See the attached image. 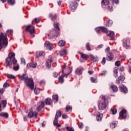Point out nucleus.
<instances>
[{
    "mask_svg": "<svg viewBox=\"0 0 131 131\" xmlns=\"http://www.w3.org/2000/svg\"><path fill=\"white\" fill-rule=\"evenodd\" d=\"M101 32H104V33L108 32V30L104 27H101Z\"/></svg>",
    "mask_w": 131,
    "mask_h": 131,
    "instance_id": "33",
    "label": "nucleus"
},
{
    "mask_svg": "<svg viewBox=\"0 0 131 131\" xmlns=\"http://www.w3.org/2000/svg\"><path fill=\"white\" fill-rule=\"evenodd\" d=\"M101 5L108 6V5H109V0H102L101 2Z\"/></svg>",
    "mask_w": 131,
    "mask_h": 131,
    "instance_id": "28",
    "label": "nucleus"
},
{
    "mask_svg": "<svg viewBox=\"0 0 131 131\" xmlns=\"http://www.w3.org/2000/svg\"><path fill=\"white\" fill-rule=\"evenodd\" d=\"M54 125H56V126H61L60 125H59V123H58V118H55V119L53 121Z\"/></svg>",
    "mask_w": 131,
    "mask_h": 131,
    "instance_id": "27",
    "label": "nucleus"
},
{
    "mask_svg": "<svg viewBox=\"0 0 131 131\" xmlns=\"http://www.w3.org/2000/svg\"><path fill=\"white\" fill-rule=\"evenodd\" d=\"M95 31H96V32H97V33H100V32H101V27L96 28Z\"/></svg>",
    "mask_w": 131,
    "mask_h": 131,
    "instance_id": "47",
    "label": "nucleus"
},
{
    "mask_svg": "<svg viewBox=\"0 0 131 131\" xmlns=\"http://www.w3.org/2000/svg\"><path fill=\"white\" fill-rule=\"evenodd\" d=\"M62 118L63 119H66V118H68V116H67V115H62Z\"/></svg>",
    "mask_w": 131,
    "mask_h": 131,
    "instance_id": "56",
    "label": "nucleus"
},
{
    "mask_svg": "<svg viewBox=\"0 0 131 131\" xmlns=\"http://www.w3.org/2000/svg\"><path fill=\"white\" fill-rule=\"evenodd\" d=\"M35 23H39V19L35 18L34 19Z\"/></svg>",
    "mask_w": 131,
    "mask_h": 131,
    "instance_id": "58",
    "label": "nucleus"
},
{
    "mask_svg": "<svg viewBox=\"0 0 131 131\" xmlns=\"http://www.w3.org/2000/svg\"><path fill=\"white\" fill-rule=\"evenodd\" d=\"M54 26L57 30H60V28H59V23L57 22H54Z\"/></svg>",
    "mask_w": 131,
    "mask_h": 131,
    "instance_id": "34",
    "label": "nucleus"
},
{
    "mask_svg": "<svg viewBox=\"0 0 131 131\" xmlns=\"http://www.w3.org/2000/svg\"><path fill=\"white\" fill-rule=\"evenodd\" d=\"M9 86H10V84H9V83L5 82L4 84H3V88L4 89H6V88H9Z\"/></svg>",
    "mask_w": 131,
    "mask_h": 131,
    "instance_id": "48",
    "label": "nucleus"
},
{
    "mask_svg": "<svg viewBox=\"0 0 131 131\" xmlns=\"http://www.w3.org/2000/svg\"><path fill=\"white\" fill-rule=\"evenodd\" d=\"M105 63H106V58L103 57L101 61V63L103 64V65H104Z\"/></svg>",
    "mask_w": 131,
    "mask_h": 131,
    "instance_id": "52",
    "label": "nucleus"
},
{
    "mask_svg": "<svg viewBox=\"0 0 131 131\" xmlns=\"http://www.w3.org/2000/svg\"><path fill=\"white\" fill-rule=\"evenodd\" d=\"M90 58H91V60L93 62H98L99 60L98 57H95L93 55H90Z\"/></svg>",
    "mask_w": 131,
    "mask_h": 131,
    "instance_id": "21",
    "label": "nucleus"
},
{
    "mask_svg": "<svg viewBox=\"0 0 131 131\" xmlns=\"http://www.w3.org/2000/svg\"><path fill=\"white\" fill-rule=\"evenodd\" d=\"M123 46L124 48H125V49H127V50H129L130 49L129 46L127 45L126 43V40H124L123 42Z\"/></svg>",
    "mask_w": 131,
    "mask_h": 131,
    "instance_id": "25",
    "label": "nucleus"
},
{
    "mask_svg": "<svg viewBox=\"0 0 131 131\" xmlns=\"http://www.w3.org/2000/svg\"><path fill=\"white\" fill-rule=\"evenodd\" d=\"M53 75L54 77H58V74L56 72L53 73Z\"/></svg>",
    "mask_w": 131,
    "mask_h": 131,
    "instance_id": "57",
    "label": "nucleus"
},
{
    "mask_svg": "<svg viewBox=\"0 0 131 131\" xmlns=\"http://www.w3.org/2000/svg\"><path fill=\"white\" fill-rule=\"evenodd\" d=\"M41 56H45V52L43 51H40L38 53L37 56H36V59H38L39 57Z\"/></svg>",
    "mask_w": 131,
    "mask_h": 131,
    "instance_id": "23",
    "label": "nucleus"
},
{
    "mask_svg": "<svg viewBox=\"0 0 131 131\" xmlns=\"http://www.w3.org/2000/svg\"><path fill=\"white\" fill-rule=\"evenodd\" d=\"M111 112L112 114H113V115H115V114H116L117 113V110H116L114 107H112L111 109Z\"/></svg>",
    "mask_w": 131,
    "mask_h": 131,
    "instance_id": "26",
    "label": "nucleus"
},
{
    "mask_svg": "<svg viewBox=\"0 0 131 131\" xmlns=\"http://www.w3.org/2000/svg\"><path fill=\"white\" fill-rule=\"evenodd\" d=\"M91 80L92 82H96V79L94 77H91Z\"/></svg>",
    "mask_w": 131,
    "mask_h": 131,
    "instance_id": "59",
    "label": "nucleus"
},
{
    "mask_svg": "<svg viewBox=\"0 0 131 131\" xmlns=\"http://www.w3.org/2000/svg\"><path fill=\"white\" fill-rule=\"evenodd\" d=\"M108 10L110 12H112V11H113V7L108 6Z\"/></svg>",
    "mask_w": 131,
    "mask_h": 131,
    "instance_id": "60",
    "label": "nucleus"
},
{
    "mask_svg": "<svg viewBox=\"0 0 131 131\" xmlns=\"http://www.w3.org/2000/svg\"><path fill=\"white\" fill-rule=\"evenodd\" d=\"M104 47V45L103 44H101L100 45H99L97 48L98 49H102Z\"/></svg>",
    "mask_w": 131,
    "mask_h": 131,
    "instance_id": "62",
    "label": "nucleus"
},
{
    "mask_svg": "<svg viewBox=\"0 0 131 131\" xmlns=\"http://www.w3.org/2000/svg\"><path fill=\"white\" fill-rule=\"evenodd\" d=\"M36 65H37L36 62H32L28 63L27 67L28 68H36Z\"/></svg>",
    "mask_w": 131,
    "mask_h": 131,
    "instance_id": "13",
    "label": "nucleus"
},
{
    "mask_svg": "<svg viewBox=\"0 0 131 131\" xmlns=\"http://www.w3.org/2000/svg\"><path fill=\"white\" fill-rule=\"evenodd\" d=\"M26 31L29 32L31 34V37H34V27L33 26L29 25L26 28Z\"/></svg>",
    "mask_w": 131,
    "mask_h": 131,
    "instance_id": "7",
    "label": "nucleus"
},
{
    "mask_svg": "<svg viewBox=\"0 0 131 131\" xmlns=\"http://www.w3.org/2000/svg\"><path fill=\"white\" fill-rule=\"evenodd\" d=\"M85 47L87 51H92V49H91V46H90V42H87L85 45Z\"/></svg>",
    "mask_w": 131,
    "mask_h": 131,
    "instance_id": "37",
    "label": "nucleus"
},
{
    "mask_svg": "<svg viewBox=\"0 0 131 131\" xmlns=\"http://www.w3.org/2000/svg\"><path fill=\"white\" fill-rule=\"evenodd\" d=\"M106 34L107 36L111 37V40H113L114 39V32L108 31L107 32Z\"/></svg>",
    "mask_w": 131,
    "mask_h": 131,
    "instance_id": "14",
    "label": "nucleus"
},
{
    "mask_svg": "<svg viewBox=\"0 0 131 131\" xmlns=\"http://www.w3.org/2000/svg\"><path fill=\"white\" fill-rule=\"evenodd\" d=\"M111 88L112 89L113 92H117L118 91V88L115 85H112Z\"/></svg>",
    "mask_w": 131,
    "mask_h": 131,
    "instance_id": "31",
    "label": "nucleus"
},
{
    "mask_svg": "<svg viewBox=\"0 0 131 131\" xmlns=\"http://www.w3.org/2000/svg\"><path fill=\"white\" fill-rule=\"evenodd\" d=\"M45 47H48L49 50L51 51V50H53L54 49V46L52 45V44H50V42L49 41H47L45 43Z\"/></svg>",
    "mask_w": 131,
    "mask_h": 131,
    "instance_id": "15",
    "label": "nucleus"
},
{
    "mask_svg": "<svg viewBox=\"0 0 131 131\" xmlns=\"http://www.w3.org/2000/svg\"><path fill=\"white\" fill-rule=\"evenodd\" d=\"M67 52L66 51V50L63 49V50L60 52V56H64V55H67Z\"/></svg>",
    "mask_w": 131,
    "mask_h": 131,
    "instance_id": "32",
    "label": "nucleus"
},
{
    "mask_svg": "<svg viewBox=\"0 0 131 131\" xmlns=\"http://www.w3.org/2000/svg\"><path fill=\"white\" fill-rule=\"evenodd\" d=\"M49 17L51 18V20L52 21H55L56 19H57V14H53L52 13H50L49 14Z\"/></svg>",
    "mask_w": 131,
    "mask_h": 131,
    "instance_id": "20",
    "label": "nucleus"
},
{
    "mask_svg": "<svg viewBox=\"0 0 131 131\" xmlns=\"http://www.w3.org/2000/svg\"><path fill=\"white\" fill-rule=\"evenodd\" d=\"M21 62L22 64H24V65L26 64V61H25V59L24 58H21Z\"/></svg>",
    "mask_w": 131,
    "mask_h": 131,
    "instance_id": "50",
    "label": "nucleus"
},
{
    "mask_svg": "<svg viewBox=\"0 0 131 131\" xmlns=\"http://www.w3.org/2000/svg\"><path fill=\"white\" fill-rule=\"evenodd\" d=\"M3 46H8V38L6 34L2 33L0 34V50L3 49Z\"/></svg>",
    "mask_w": 131,
    "mask_h": 131,
    "instance_id": "4",
    "label": "nucleus"
},
{
    "mask_svg": "<svg viewBox=\"0 0 131 131\" xmlns=\"http://www.w3.org/2000/svg\"><path fill=\"white\" fill-rule=\"evenodd\" d=\"M119 116L122 119H126L127 118V112L124 109H122L119 113Z\"/></svg>",
    "mask_w": 131,
    "mask_h": 131,
    "instance_id": "8",
    "label": "nucleus"
},
{
    "mask_svg": "<svg viewBox=\"0 0 131 131\" xmlns=\"http://www.w3.org/2000/svg\"><path fill=\"white\" fill-rule=\"evenodd\" d=\"M124 79H125V77H124V76H123L122 75L118 77V78H117L116 82L118 84H119L120 83H122V82H123V81H124Z\"/></svg>",
    "mask_w": 131,
    "mask_h": 131,
    "instance_id": "10",
    "label": "nucleus"
},
{
    "mask_svg": "<svg viewBox=\"0 0 131 131\" xmlns=\"http://www.w3.org/2000/svg\"><path fill=\"white\" fill-rule=\"evenodd\" d=\"M45 106V102L41 101L39 102L38 103V106L36 107L37 111H40L42 107Z\"/></svg>",
    "mask_w": 131,
    "mask_h": 131,
    "instance_id": "12",
    "label": "nucleus"
},
{
    "mask_svg": "<svg viewBox=\"0 0 131 131\" xmlns=\"http://www.w3.org/2000/svg\"><path fill=\"white\" fill-rule=\"evenodd\" d=\"M70 110H72V106H71L70 105H67L66 107V112H68V111H69Z\"/></svg>",
    "mask_w": 131,
    "mask_h": 131,
    "instance_id": "39",
    "label": "nucleus"
},
{
    "mask_svg": "<svg viewBox=\"0 0 131 131\" xmlns=\"http://www.w3.org/2000/svg\"><path fill=\"white\" fill-rule=\"evenodd\" d=\"M8 78H10V79H14L15 78V76L12 74H8L7 75Z\"/></svg>",
    "mask_w": 131,
    "mask_h": 131,
    "instance_id": "43",
    "label": "nucleus"
},
{
    "mask_svg": "<svg viewBox=\"0 0 131 131\" xmlns=\"http://www.w3.org/2000/svg\"><path fill=\"white\" fill-rule=\"evenodd\" d=\"M109 51H110V48L109 47H107L105 50V52L106 53H107V52H109Z\"/></svg>",
    "mask_w": 131,
    "mask_h": 131,
    "instance_id": "63",
    "label": "nucleus"
},
{
    "mask_svg": "<svg viewBox=\"0 0 131 131\" xmlns=\"http://www.w3.org/2000/svg\"><path fill=\"white\" fill-rule=\"evenodd\" d=\"M52 62L53 60H52V58H50V59H48L46 61V66L48 67V68H50L51 66H52Z\"/></svg>",
    "mask_w": 131,
    "mask_h": 131,
    "instance_id": "19",
    "label": "nucleus"
},
{
    "mask_svg": "<svg viewBox=\"0 0 131 131\" xmlns=\"http://www.w3.org/2000/svg\"><path fill=\"white\" fill-rule=\"evenodd\" d=\"M81 58H82L83 59H84V60H88V58H89V55L86 54H81Z\"/></svg>",
    "mask_w": 131,
    "mask_h": 131,
    "instance_id": "36",
    "label": "nucleus"
},
{
    "mask_svg": "<svg viewBox=\"0 0 131 131\" xmlns=\"http://www.w3.org/2000/svg\"><path fill=\"white\" fill-rule=\"evenodd\" d=\"M107 24L106 26L108 27H110L111 26H112V24H113V21L111 20H109L108 21L106 22Z\"/></svg>",
    "mask_w": 131,
    "mask_h": 131,
    "instance_id": "38",
    "label": "nucleus"
},
{
    "mask_svg": "<svg viewBox=\"0 0 131 131\" xmlns=\"http://www.w3.org/2000/svg\"><path fill=\"white\" fill-rule=\"evenodd\" d=\"M69 8L71 12H75L76 9H77V2L74 0L69 3Z\"/></svg>",
    "mask_w": 131,
    "mask_h": 131,
    "instance_id": "6",
    "label": "nucleus"
},
{
    "mask_svg": "<svg viewBox=\"0 0 131 131\" xmlns=\"http://www.w3.org/2000/svg\"><path fill=\"white\" fill-rule=\"evenodd\" d=\"M19 68L20 67L17 64V66L13 67V69L14 71H18V70L19 69Z\"/></svg>",
    "mask_w": 131,
    "mask_h": 131,
    "instance_id": "42",
    "label": "nucleus"
},
{
    "mask_svg": "<svg viewBox=\"0 0 131 131\" xmlns=\"http://www.w3.org/2000/svg\"><path fill=\"white\" fill-rule=\"evenodd\" d=\"M28 116L29 118H32V117H34V118H37V113L36 112H33V111H31L29 113Z\"/></svg>",
    "mask_w": 131,
    "mask_h": 131,
    "instance_id": "9",
    "label": "nucleus"
},
{
    "mask_svg": "<svg viewBox=\"0 0 131 131\" xmlns=\"http://www.w3.org/2000/svg\"><path fill=\"white\" fill-rule=\"evenodd\" d=\"M110 126H111V128H115V127L116 126V123H114V122H112Z\"/></svg>",
    "mask_w": 131,
    "mask_h": 131,
    "instance_id": "46",
    "label": "nucleus"
},
{
    "mask_svg": "<svg viewBox=\"0 0 131 131\" xmlns=\"http://www.w3.org/2000/svg\"><path fill=\"white\" fill-rule=\"evenodd\" d=\"M2 103H3V108H6V107L7 106V101L3 100L2 101Z\"/></svg>",
    "mask_w": 131,
    "mask_h": 131,
    "instance_id": "49",
    "label": "nucleus"
},
{
    "mask_svg": "<svg viewBox=\"0 0 131 131\" xmlns=\"http://www.w3.org/2000/svg\"><path fill=\"white\" fill-rule=\"evenodd\" d=\"M0 115L2 117H5V118H8L9 117V114L7 113H2L1 114H0Z\"/></svg>",
    "mask_w": 131,
    "mask_h": 131,
    "instance_id": "29",
    "label": "nucleus"
},
{
    "mask_svg": "<svg viewBox=\"0 0 131 131\" xmlns=\"http://www.w3.org/2000/svg\"><path fill=\"white\" fill-rule=\"evenodd\" d=\"M112 2L114 3V4H119V1L118 0H112Z\"/></svg>",
    "mask_w": 131,
    "mask_h": 131,
    "instance_id": "61",
    "label": "nucleus"
},
{
    "mask_svg": "<svg viewBox=\"0 0 131 131\" xmlns=\"http://www.w3.org/2000/svg\"><path fill=\"white\" fill-rule=\"evenodd\" d=\"M65 41L61 40L58 42V46L59 47H63V46H65Z\"/></svg>",
    "mask_w": 131,
    "mask_h": 131,
    "instance_id": "30",
    "label": "nucleus"
},
{
    "mask_svg": "<svg viewBox=\"0 0 131 131\" xmlns=\"http://www.w3.org/2000/svg\"><path fill=\"white\" fill-rule=\"evenodd\" d=\"M34 93L36 95H37L39 93H40V90L38 88H35Z\"/></svg>",
    "mask_w": 131,
    "mask_h": 131,
    "instance_id": "44",
    "label": "nucleus"
},
{
    "mask_svg": "<svg viewBox=\"0 0 131 131\" xmlns=\"http://www.w3.org/2000/svg\"><path fill=\"white\" fill-rule=\"evenodd\" d=\"M7 34H12L13 33V30H9L7 31Z\"/></svg>",
    "mask_w": 131,
    "mask_h": 131,
    "instance_id": "54",
    "label": "nucleus"
},
{
    "mask_svg": "<svg viewBox=\"0 0 131 131\" xmlns=\"http://www.w3.org/2000/svg\"><path fill=\"white\" fill-rule=\"evenodd\" d=\"M7 3H8V4L9 5H15V0H7Z\"/></svg>",
    "mask_w": 131,
    "mask_h": 131,
    "instance_id": "40",
    "label": "nucleus"
},
{
    "mask_svg": "<svg viewBox=\"0 0 131 131\" xmlns=\"http://www.w3.org/2000/svg\"><path fill=\"white\" fill-rule=\"evenodd\" d=\"M20 80H23L25 79V82L26 84L31 89V90H33L34 88V83L33 82V79L31 78H28V76L26 74L21 75L19 77Z\"/></svg>",
    "mask_w": 131,
    "mask_h": 131,
    "instance_id": "1",
    "label": "nucleus"
},
{
    "mask_svg": "<svg viewBox=\"0 0 131 131\" xmlns=\"http://www.w3.org/2000/svg\"><path fill=\"white\" fill-rule=\"evenodd\" d=\"M82 71H83V68H82V67H79V68H78L76 70L75 73H76V74L80 75V74H81V73H82Z\"/></svg>",
    "mask_w": 131,
    "mask_h": 131,
    "instance_id": "17",
    "label": "nucleus"
},
{
    "mask_svg": "<svg viewBox=\"0 0 131 131\" xmlns=\"http://www.w3.org/2000/svg\"><path fill=\"white\" fill-rule=\"evenodd\" d=\"M78 127H79V128H82V127H83V124L82 123H80L78 125Z\"/></svg>",
    "mask_w": 131,
    "mask_h": 131,
    "instance_id": "55",
    "label": "nucleus"
},
{
    "mask_svg": "<svg viewBox=\"0 0 131 131\" xmlns=\"http://www.w3.org/2000/svg\"><path fill=\"white\" fill-rule=\"evenodd\" d=\"M101 99L103 102L99 104L98 108L99 110H105L107 107V103H106L108 102V100H107L108 99V97L106 96H102Z\"/></svg>",
    "mask_w": 131,
    "mask_h": 131,
    "instance_id": "5",
    "label": "nucleus"
},
{
    "mask_svg": "<svg viewBox=\"0 0 131 131\" xmlns=\"http://www.w3.org/2000/svg\"><path fill=\"white\" fill-rule=\"evenodd\" d=\"M5 92V88H2L0 89V95H3Z\"/></svg>",
    "mask_w": 131,
    "mask_h": 131,
    "instance_id": "51",
    "label": "nucleus"
},
{
    "mask_svg": "<svg viewBox=\"0 0 131 131\" xmlns=\"http://www.w3.org/2000/svg\"><path fill=\"white\" fill-rule=\"evenodd\" d=\"M61 115H62V113H61V111H57L56 115H55V118H60V117H61Z\"/></svg>",
    "mask_w": 131,
    "mask_h": 131,
    "instance_id": "24",
    "label": "nucleus"
},
{
    "mask_svg": "<svg viewBox=\"0 0 131 131\" xmlns=\"http://www.w3.org/2000/svg\"><path fill=\"white\" fill-rule=\"evenodd\" d=\"M53 99L54 100V101H56V102H58L59 100V96H58V95H54L52 96Z\"/></svg>",
    "mask_w": 131,
    "mask_h": 131,
    "instance_id": "35",
    "label": "nucleus"
},
{
    "mask_svg": "<svg viewBox=\"0 0 131 131\" xmlns=\"http://www.w3.org/2000/svg\"><path fill=\"white\" fill-rule=\"evenodd\" d=\"M114 76L115 77H117V76H118V71L117 70V69H115L114 70Z\"/></svg>",
    "mask_w": 131,
    "mask_h": 131,
    "instance_id": "41",
    "label": "nucleus"
},
{
    "mask_svg": "<svg viewBox=\"0 0 131 131\" xmlns=\"http://www.w3.org/2000/svg\"><path fill=\"white\" fill-rule=\"evenodd\" d=\"M96 119L97 121H101L102 120V118H103V114L98 113L96 115Z\"/></svg>",
    "mask_w": 131,
    "mask_h": 131,
    "instance_id": "18",
    "label": "nucleus"
},
{
    "mask_svg": "<svg viewBox=\"0 0 131 131\" xmlns=\"http://www.w3.org/2000/svg\"><path fill=\"white\" fill-rule=\"evenodd\" d=\"M52 103H53V100H52L51 98H48L46 99V102H45V104H46V105H51V104H52Z\"/></svg>",
    "mask_w": 131,
    "mask_h": 131,
    "instance_id": "22",
    "label": "nucleus"
},
{
    "mask_svg": "<svg viewBox=\"0 0 131 131\" xmlns=\"http://www.w3.org/2000/svg\"><path fill=\"white\" fill-rule=\"evenodd\" d=\"M128 71L129 73H130V74H131V66H129Z\"/></svg>",
    "mask_w": 131,
    "mask_h": 131,
    "instance_id": "64",
    "label": "nucleus"
},
{
    "mask_svg": "<svg viewBox=\"0 0 131 131\" xmlns=\"http://www.w3.org/2000/svg\"><path fill=\"white\" fill-rule=\"evenodd\" d=\"M64 69H66V66L65 64L62 67V75L58 78L60 83H63V82H64V77H66V78H67V77H68V75L72 72V68L70 67H68V69L70 72L67 74L64 73Z\"/></svg>",
    "mask_w": 131,
    "mask_h": 131,
    "instance_id": "3",
    "label": "nucleus"
},
{
    "mask_svg": "<svg viewBox=\"0 0 131 131\" xmlns=\"http://www.w3.org/2000/svg\"><path fill=\"white\" fill-rule=\"evenodd\" d=\"M66 129L68 131H74V128H73L72 127L67 126Z\"/></svg>",
    "mask_w": 131,
    "mask_h": 131,
    "instance_id": "45",
    "label": "nucleus"
},
{
    "mask_svg": "<svg viewBox=\"0 0 131 131\" xmlns=\"http://www.w3.org/2000/svg\"><path fill=\"white\" fill-rule=\"evenodd\" d=\"M115 65L117 67H119V66H120V61H117L115 62Z\"/></svg>",
    "mask_w": 131,
    "mask_h": 131,
    "instance_id": "53",
    "label": "nucleus"
},
{
    "mask_svg": "<svg viewBox=\"0 0 131 131\" xmlns=\"http://www.w3.org/2000/svg\"><path fill=\"white\" fill-rule=\"evenodd\" d=\"M120 91L122 93L126 94L127 93V88L123 84H121L119 85Z\"/></svg>",
    "mask_w": 131,
    "mask_h": 131,
    "instance_id": "11",
    "label": "nucleus"
},
{
    "mask_svg": "<svg viewBox=\"0 0 131 131\" xmlns=\"http://www.w3.org/2000/svg\"><path fill=\"white\" fill-rule=\"evenodd\" d=\"M5 63L6 66H11L13 63L14 65L17 63V59L15 58V54L13 52L8 54V57L6 59Z\"/></svg>",
    "mask_w": 131,
    "mask_h": 131,
    "instance_id": "2",
    "label": "nucleus"
},
{
    "mask_svg": "<svg viewBox=\"0 0 131 131\" xmlns=\"http://www.w3.org/2000/svg\"><path fill=\"white\" fill-rule=\"evenodd\" d=\"M106 60L107 61H112V60H113V54L110 52H108L106 55Z\"/></svg>",
    "mask_w": 131,
    "mask_h": 131,
    "instance_id": "16",
    "label": "nucleus"
}]
</instances>
